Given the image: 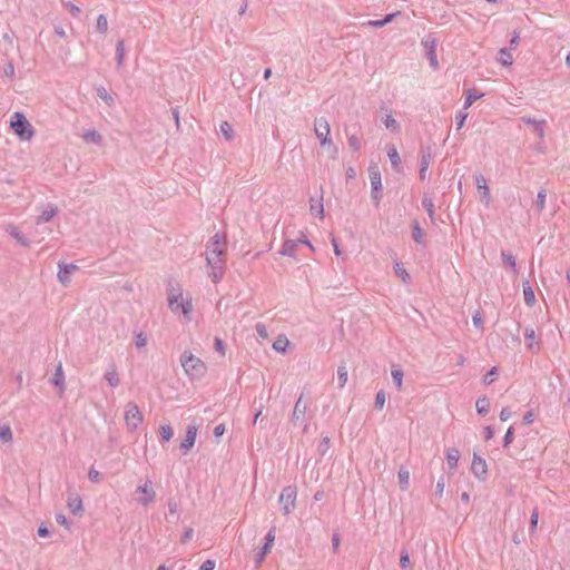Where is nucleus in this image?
<instances>
[{"mask_svg":"<svg viewBox=\"0 0 570 570\" xmlns=\"http://www.w3.org/2000/svg\"><path fill=\"white\" fill-rule=\"evenodd\" d=\"M215 568V561L214 560H206L202 563L198 570H214Z\"/></svg>","mask_w":570,"mask_h":570,"instance_id":"obj_64","label":"nucleus"},{"mask_svg":"<svg viewBox=\"0 0 570 570\" xmlns=\"http://www.w3.org/2000/svg\"><path fill=\"white\" fill-rule=\"evenodd\" d=\"M400 487L402 490H406L409 488L410 473L406 470L401 469L397 473Z\"/></svg>","mask_w":570,"mask_h":570,"instance_id":"obj_46","label":"nucleus"},{"mask_svg":"<svg viewBox=\"0 0 570 570\" xmlns=\"http://www.w3.org/2000/svg\"><path fill=\"white\" fill-rule=\"evenodd\" d=\"M174 435V431L169 424H163L159 426L160 442L165 443L170 441Z\"/></svg>","mask_w":570,"mask_h":570,"instance_id":"obj_36","label":"nucleus"},{"mask_svg":"<svg viewBox=\"0 0 570 570\" xmlns=\"http://www.w3.org/2000/svg\"><path fill=\"white\" fill-rule=\"evenodd\" d=\"M498 375V367L493 366L484 376H483V384L490 385L492 382H494L495 377Z\"/></svg>","mask_w":570,"mask_h":570,"instance_id":"obj_53","label":"nucleus"},{"mask_svg":"<svg viewBox=\"0 0 570 570\" xmlns=\"http://www.w3.org/2000/svg\"><path fill=\"white\" fill-rule=\"evenodd\" d=\"M50 382L58 389V393L61 396L66 390L65 373L61 363L57 365Z\"/></svg>","mask_w":570,"mask_h":570,"instance_id":"obj_15","label":"nucleus"},{"mask_svg":"<svg viewBox=\"0 0 570 570\" xmlns=\"http://www.w3.org/2000/svg\"><path fill=\"white\" fill-rule=\"evenodd\" d=\"M219 130L226 140L230 141L234 138V130L227 121L220 124Z\"/></svg>","mask_w":570,"mask_h":570,"instance_id":"obj_43","label":"nucleus"},{"mask_svg":"<svg viewBox=\"0 0 570 570\" xmlns=\"http://www.w3.org/2000/svg\"><path fill=\"white\" fill-rule=\"evenodd\" d=\"M227 239L224 235L216 233L206 244L205 256H226Z\"/></svg>","mask_w":570,"mask_h":570,"instance_id":"obj_7","label":"nucleus"},{"mask_svg":"<svg viewBox=\"0 0 570 570\" xmlns=\"http://www.w3.org/2000/svg\"><path fill=\"white\" fill-rule=\"evenodd\" d=\"M387 156H389L392 167L396 171H399L401 169V158H400V155L394 146H391L387 149Z\"/></svg>","mask_w":570,"mask_h":570,"instance_id":"obj_31","label":"nucleus"},{"mask_svg":"<svg viewBox=\"0 0 570 570\" xmlns=\"http://www.w3.org/2000/svg\"><path fill=\"white\" fill-rule=\"evenodd\" d=\"M412 237L416 244H424L425 232L422 229L417 220L412 223Z\"/></svg>","mask_w":570,"mask_h":570,"instance_id":"obj_26","label":"nucleus"},{"mask_svg":"<svg viewBox=\"0 0 570 570\" xmlns=\"http://www.w3.org/2000/svg\"><path fill=\"white\" fill-rule=\"evenodd\" d=\"M96 92L99 98H101L108 106L114 104L112 97L108 94L107 89L102 86L96 88Z\"/></svg>","mask_w":570,"mask_h":570,"instance_id":"obj_47","label":"nucleus"},{"mask_svg":"<svg viewBox=\"0 0 570 570\" xmlns=\"http://www.w3.org/2000/svg\"><path fill=\"white\" fill-rule=\"evenodd\" d=\"M136 493L140 494L137 501L144 507L149 505L156 499V491L154 489L153 482L149 479H146L142 484H139L136 488Z\"/></svg>","mask_w":570,"mask_h":570,"instance_id":"obj_9","label":"nucleus"},{"mask_svg":"<svg viewBox=\"0 0 570 570\" xmlns=\"http://www.w3.org/2000/svg\"><path fill=\"white\" fill-rule=\"evenodd\" d=\"M386 401V394L383 390H380L375 395L374 406L376 410H382Z\"/></svg>","mask_w":570,"mask_h":570,"instance_id":"obj_51","label":"nucleus"},{"mask_svg":"<svg viewBox=\"0 0 570 570\" xmlns=\"http://www.w3.org/2000/svg\"><path fill=\"white\" fill-rule=\"evenodd\" d=\"M501 258H502L503 263L507 266H509L514 274L518 273L515 257L511 253L503 250L501 253Z\"/></svg>","mask_w":570,"mask_h":570,"instance_id":"obj_37","label":"nucleus"},{"mask_svg":"<svg viewBox=\"0 0 570 570\" xmlns=\"http://www.w3.org/2000/svg\"><path fill=\"white\" fill-rule=\"evenodd\" d=\"M394 272L395 275L399 276L403 283L410 282V274L399 262H395L394 264Z\"/></svg>","mask_w":570,"mask_h":570,"instance_id":"obj_39","label":"nucleus"},{"mask_svg":"<svg viewBox=\"0 0 570 570\" xmlns=\"http://www.w3.org/2000/svg\"><path fill=\"white\" fill-rule=\"evenodd\" d=\"M474 178H475L476 188L479 189V193L481 196V202H483L485 206H489L491 203V195H490V189L488 187L487 179L481 174L475 175Z\"/></svg>","mask_w":570,"mask_h":570,"instance_id":"obj_13","label":"nucleus"},{"mask_svg":"<svg viewBox=\"0 0 570 570\" xmlns=\"http://www.w3.org/2000/svg\"><path fill=\"white\" fill-rule=\"evenodd\" d=\"M471 471L478 479H483L488 473V466L484 459L474 453Z\"/></svg>","mask_w":570,"mask_h":570,"instance_id":"obj_14","label":"nucleus"},{"mask_svg":"<svg viewBox=\"0 0 570 570\" xmlns=\"http://www.w3.org/2000/svg\"><path fill=\"white\" fill-rule=\"evenodd\" d=\"M13 439L11 428L9 425L0 426V441L9 443Z\"/></svg>","mask_w":570,"mask_h":570,"instance_id":"obj_44","label":"nucleus"},{"mask_svg":"<svg viewBox=\"0 0 570 570\" xmlns=\"http://www.w3.org/2000/svg\"><path fill=\"white\" fill-rule=\"evenodd\" d=\"M206 265L209 268L208 276L213 283H219L226 271V256H205Z\"/></svg>","mask_w":570,"mask_h":570,"instance_id":"obj_5","label":"nucleus"},{"mask_svg":"<svg viewBox=\"0 0 570 570\" xmlns=\"http://www.w3.org/2000/svg\"><path fill=\"white\" fill-rule=\"evenodd\" d=\"M337 381H338V386L341 389L344 387L347 382V370L344 365L340 366L337 370Z\"/></svg>","mask_w":570,"mask_h":570,"instance_id":"obj_49","label":"nucleus"},{"mask_svg":"<svg viewBox=\"0 0 570 570\" xmlns=\"http://www.w3.org/2000/svg\"><path fill=\"white\" fill-rule=\"evenodd\" d=\"M255 330H256L257 335H258L261 338L265 340V338H267V337H268V332H267V328H266L265 324H263V323H257V324L255 325Z\"/></svg>","mask_w":570,"mask_h":570,"instance_id":"obj_59","label":"nucleus"},{"mask_svg":"<svg viewBox=\"0 0 570 570\" xmlns=\"http://www.w3.org/2000/svg\"><path fill=\"white\" fill-rule=\"evenodd\" d=\"M78 269L75 264H59L58 279L61 284L67 285L70 282V274Z\"/></svg>","mask_w":570,"mask_h":570,"instance_id":"obj_16","label":"nucleus"},{"mask_svg":"<svg viewBox=\"0 0 570 570\" xmlns=\"http://www.w3.org/2000/svg\"><path fill=\"white\" fill-rule=\"evenodd\" d=\"M67 505L70 512L75 515L80 514L83 511L82 500L80 495L76 493L68 495Z\"/></svg>","mask_w":570,"mask_h":570,"instance_id":"obj_17","label":"nucleus"},{"mask_svg":"<svg viewBox=\"0 0 570 570\" xmlns=\"http://www.w3.org/2000/svg\"><path fill=\"white\" fill-rule=\"evenodd\" d=\"M124 58H125V45H124V40L120 39L117 41V45H116V62L119 67L122 66Z\"/></svg>","mask_w":570,"mask_h":570,"instance_id":"obj_38","label":"nucleus"},{"mask_svg":"<svg viewBox=\"0 0 570 570\" xmlns=\"http://www.w3.org/2000/svg\"><path fill=\"white\" fill-rule=\"evenodd\" d=\"M10 128L21 140H30L35 136L32 125L20 111H16L11 116Z\"/></svg>","mask_w":570,"mask_h":570,"instance_id":"obj_4","label":"nucleus"},{"mask_svg":"<svg viewBox=\"0 0 570 570\" xmlns=\"http://www.w3.org/2000/svg\"><path fill=\"white\" fill-rule=\"evenodd\" d=\"M57 214V207L52 204H48L41 212V214L37 218V225H40L42 223H47L53 218V216Z\"/></svg>","mask_w":570,"mask_h":570,"instance_id":"obj_20","label":"nucleus"},{"mask_svg":"<svg viewBox=\"0 0 570 570\" xmlns=\"http://www.w3.org/2000/svg\"><path fill=\"white\" fill-rule=\"evenodd\" d=\"M466 118L468 114L464 110H461L455 115V126L458 130L464 126Z\"/></svg>","mask_w":570,"mask_h":570,"instance_id":"obj_57","label":"nucleus"},{"mask_svg":"<svg viewBox=\"0 0 570 570\" xmlns=\"http://www.w3.org/2000/svg\"><path fill=\"white\" fill-rule=\"evenodd\" d=\"M383 122L387 129H391L393 131L399 130V125L392 115H386Z\"/></svg>","mask_w":570,"mask_h":570,"instance_id":"obj_54","label":"nucleus"},{"mask_svg":"<svg viewBox=\"0 0 570 570\" xmlns=\"http://www.w3.org/2000/svg\"><path fill=\"white\" fill-rule=\"evenodd\" d=\"M125 422L128 430L134 431L142 422V414L134 402H129L125 409Z\"/></svg>","mask_w":570,"mask_h":570,"instance_id":"obj_10","label":"nucleus"},{"mask_svg":"<svg viewBox=\"0 0 570 570\" xmlns=\"http://www.w3.org/2000/svg\"><path fill=\"white\" fill-rule=\"evenodd\" d=\"M104 377L110 387H117L120 383L119 374L114 364L108 367L104 374Z\"/></svg>","mask_w":570,"mask_h":570,"instance_id":"obj_21","label":"nucleus"},{"mask_svg":"<svg viewBox=\"0 0 570 570\" xmlns=\"http://www.w3.org/2000/svg\"><path fill=\"white\" fill-rule=\"evenodd\" d=\"M539 521V511L538 508H534L530 515V532H534L538 527Z\"/></svg>","mask_w":570,"mask_h":570,"instance_id":"obj_56","label":"nucleus"},{"mask_svg":"<svg viewBox=\"0 0 570 570\" xmlns=\"http://www.w3.org/2000/svg\"><path fill=\"white\" fill-rule=\"evenodd\" d=\"M481 97H482V94H478V91L475 89H469L465 92L463 109L466 110L468 108H470L472 106V104L474 101H476L478 99H480Z\"/></svg>","mask_w":570,"mask_h":570,"instance_id":"obj_34","label":"nucleus"},{"mask_svg":"<svg viewBox=\"0 0 570 570\" xmlns=\"http://www.w3.org/2000/svg\"><path fill=\"white\" fill-rule=\"evenodd\" d=\"M309 212L313 216H317L321 219L324 218V206L322 203V198L317 202H315L314 198H311Z\"/></svg>","mask_w":570,"mask_h":570,"instance_id":"obj_32","label":"nucleus"},{"mask_svg":"<svg viewBox=\"0 0 570 570\" xmlns=\"http://www.w3.org/2000/svg\"><path fill=\"white\" fill-rule=\"evenodd\" d=\"M214 347L220 355H225V344L222 338L215 337Z\"/></svg>","mask_w":570,"mask_h":570,"instance_id":"obj_61","label":"nucleus"},{"mask_svg":"<svg viewBox=\"0 0 570 570\" xmlns=\"http://www.w3.org/2000/svg\"><path fill=\"white\" fill-rule=\"evenodd\" d=\"M498 61L505 67L513 63V57L508 48H501L498 53Z\"/></svg>","mask_w":570,"mask_h":570,"instance_id":"obj_29","label":"nucleus"},{"mask_svg":"<svg viewBox=\"0 0 570 570\" xmlns=\"http://www.w3.org/2000/svg\"><path fill=\"white\" fill-rule=\"evenodd\" d=\"M289 345V341L288 338L284 335V334H281L276 337V340L274 341L273 343V348L278 352V353H285L287 347Z\"/></svg>","mask_w":570,"mask_h":570,"instance_id":"obj_28","label":"nucleus"},{"mask_svg":"<svg viewBox=\"0 0 570 570\" xmlns=\"http://www.w3.org/2000/svg\"><path fill=\"white\" fill-rule=\"evenodd\" d=\"M303 397L304 395L301 394L295 402L289 421L294 426H303V431L306 432L308 429V423L306 422V412L308 405L307 402L303 400Z\"/></svg>","mask_w":570,"mask_h":570,"instance_id":"obj_6","label":"nucleus"},{"mask_svg":"<svg viewBox=\"0 0 570 570\" xmlns=\"http://www.w3.org/2000/svg\"><path fill=\"white\" fill-rule=\"evenodd\" d=\"M180 364L190 380H200L207 372L206 364L191 352L185 351L180 356Z\"/></svg>","mask_w":570,"mask_h":570,"instance_id":"obj_1","label":"nucleus"},{"mask_svg":"<svg viewBox=\"0 0 570 570\" xmlns=\"http://www.w3.org/2000/svg\"><path fill=\"white\" fill-rule=\"evenodd\" d=\"M168 307L175 314H183L187 322L191 320L193 301L190 297L184 298L181 292L175 294L173 289H168Z\"/></svg>","mask_w":570,"mask_h":570,"instance_id":"obj_2","label":"nucleus"},{"mask_svg":"<svg viewBox=\"0 0 570 570\" xmlns=\"http://www.w3.org/2000/svg\"><path fill=\"white\" fill-rule=\"evenodd\" d=\"M3 75L12 78L14 76V66L12 61H8L3 67Z\"/></svg>","mask_w":570,"mask_h":570,"instance_id":"obj_63","label":"nucleus"},{"mask_svg":"<svg viewBox=\"0 0 570 570\" xmlns=\"http://www.w3.org/2000/svg\"><path fill=\"white\" fill-rule=\"evenodd\" d=\"M523 298H524V303L531 307L534 305L535 303V295H534V291L532 289L529 281H524L523 284Z\"/></svg>","mask_w":570,"mask_h":570,"instance_id":"obj_24","label":"nucleus"},{"mask_svg":"<svg viewBox=\"0 0 570 570\" xmlns=\"http://www.w3.org/2000/svg\"><path fill=\"white\" fill-rule=\"evenodd\" d=\"M430 161H431V151H430V148H426V149L422 150L421 163H420V178L422 180H424L426 177V171L429 169Z\"/></svg>","mask_w":570,"mask_h":570,"instance_id":"obj_22","label":"nucleus"},{"mask_svg":"<svg viewBox=\"0 0 570 570\" xmlns=\"http://www.w3.org/2000/svg\"><path fill=\"white\" fill-rule=\"evenodd\" d=\"M10 235L22 246L28 247L30 245V242L27 237H24L17 227H12L10 229Z\"/></svg>","mask_w":570,"mask_h":570,"instance_id":"obj_42","label":"nucleus"},{"mask_svg":"<svg viewBox=\"0 0 570 570\" xmlns=\"http://www.w3.org/2000/svg\"><path fill=\"white\" fill-rule=\"evenodd\" d=\"M400 567L404 570L406 569H410L411 568V561H410V556H409V552L407 550L403 549L401 552H400Z\"/></svg>","mask_w":570,"mask_h":570,"instance_id":"obj_48","label":"nucleus"},{"mask_svg":"<svg viewBox=\"0 0 570 570\" xmlns=\"http://www.w3.org/2000/svg\"><path fill=\"white\" fill-rule=\"evenodd\" d=\"M428 59H429L430 66L433 69H438L439 62H438V59H436V53H435V49H434L433 45L430 47V49L428 51Z\"/></svg>","mask_w":570,"mask_h":570,"instance_id":"obj_55","label":"nucleus"},{"mask_svg":"<svg viewBox=\"0 0 570 570\" xmlns=\"http://www.w3.org/2000/svg\"><path fill=\"white\" fill-rule=\"evenodd\" d=\"M96 30L101 33V35H105L108 30V20H107V17L105 14H99L97 17V21H96Z\"/></svg>","mask_w":570,"mask_h":570,"instance_id":"obj_41","label":"nucleus"},{"mask_svg":"<svg viewBox=\"0 0 570 570\" xmlns=\"http://www.w3.org/2000/svg\"><path fill=\"white\" fill-rule=\"evenodd\" d=\"M197 436V426L196 425H188L186 429V435L185 439L180 442L179 449L183 455H186L189 453L191 448L195 444Z\"/></svg>","mask_w":570,"mask_h":570,"instance_id":"obj_12","label":"nucleus"},{"mask_svg":"<svg viewBox=\"0 0 570 570\" xmlns=\"http://www.w3.org/2000/svg\"><path fill=\"white\" fill-rule=\"evenodd\" d=\"M134 343L137 348H142L147 345V335L142 332L135 333Z\"/></svg>","mask_w":570,"mask_h":570,"instance_id":"obj_50","label":"nucleus"},{"mask_svg":"<svg viewBox=\"0 0 570 570\" xmlns=\"http://www.w3.org/2000/svg\"><path fill=\"white\" fill-rule=\"evenodd\" d=\"M275 530H276L275 527H272L269 529V531L265 535V539H264L265 541H264L263 547L255 554L254 561H255L256 567H259L263 563V561L265 560V557L267 556V553H269V551L274 544V541H275Z\"/></svg>","mask_w":570,"mask_h":570,"instance_id":"obj_11","label":"nucleus"},{"mask_svg":"<svg viewBox=\"0 0 570 570\" xmlns=\"http://www.w3.org/2000/svg\"><path fill=\"white\" fill-rule=\"evenodd\" d=\"M82 138L86 142L100 145L102 142V136L95 129L87 130L82 134Z\"/></svg>","mask_w":570,"mask_h":570,"instance_id":"obj_30","label":"nucleus"},{"mask_svg":"<svg viewBox=\"0 0 570 570\" xmlns=\"http://www.w3.org/2000/svg\"><path fill=\"white\" fill-rule=\"evenodd\" d=\"M547 191L541 188L537 194L535 208L538 213H541L546 207Z\"/></svg>","mask_w":570,"mask_h":570,"instance_id":"obj_40","label":"nucleus"},{"mask_svg":"<svg viewBox=\"0 0 570 570\" xmlns=\"http://www.w3.org/2000/svg\"><path fill=\"white\" fill-rule=\"evenodd\" d=\"M524 337L527 342V347L532 352H538L539 347L535 344V332L531 327H527L524 330Z\"/></svg>","mask_w":570,"mask_h":570,"instance_id":"obj_27","label":"nucleus"},{"mask_svg":"<svg viewBox=\"0 0 570 570\" xmlns=\"http://www.w3.org/2000/svg\"><path fill=\"white\" fill-rule=\"evenodd\" d=\"M400 13H401L400 11L389 13L381 20H368L367 22L363 23V26H368V27H373V28H382V27L386 26L387 23H390Z\"/></svg>","mask_w":570,"mask_h":570,"instance_id":"obj_23","label":"nucleus"},{"mask_svg":"<svg viewBox=\"0 0 570 570\" xmlns=\"http://www.w3.org/2000/svg\"><path fill=\"white\" fill-rule=\"evenodd\" d=\"M314 131L315 136L320 141L322 147L327 146L331 149V156L333 159L338 157V149L333 145V141L330 137L331 127L326 118L320 117L314 120Z\"/></svg>","mask_w":570,"mask_h":570,"instance_id":"obj_3","label":"nucleus"},{"mask_svg":"<svg viewBox=\"0 0 570 570\" xmlns=\"http://www.w3.org/2000/svg\"><path fill=\"white\" fill-rule=\"evenodd\" d=\"M298 247V242L295 239H286L283 243L282 248L279 249L278 254L282 256H288L296 258V250Z\"/></svg>","mask_w":570,"mask_h":570,"instance_id":"obj_18","label":"nucleus"},{"mask_svg":"<svg viewBox=\"0 0 570 570\" xmlns=\"http://www.w3.org/2000/svg\"><path fill=\"white\" fill-rule=\"evenodd\" d=\"M534 132L540 139H543L544 132H546V120H540L535 126L533 127Z\"/></svg>","mask_w":570,"mask_h":570,"instance_id":"obj_58","label":"nucleus"},{"mask_svg":"<svg viewBox=\"0 0 570 570\" xmlns=\"http://www.w3.org/2000/svg\"><path fill=\"white\" fill-rule=\"evenodd\" d=\"M347 144L353 151H358L361 149V141L356 135L347 134Z\"/></svg>","mask_w":570,"mask_h":570,"instance_id":"obj_52","label":"nucleus"},{"mask_svg":"<svg viewBox=\"0 0 570 570\" xmlns=\"http://www.w3.org/2000/svg\"><path fill=\"white\" fill-rule=\"evenodd\" d=\"M328 444H330V438L328 436H323L322 440H321V443L318 445V452H320V454L322 456L325 455V453L327 452Z\"/></svg>","mask_w":570,"mask_h":570,"instance_id":"obj_60","label":"nucleus"},{"mask_svg":"<svg viewBox=\"0 0 570 570\" xmlns=\"http://www.w3.org/2000/svg\"><path fill=\"white\" fill-rule=\"evenodd\" d=\"M476 412L480 415H485L490 410V400L487 396L479 397L475 402Z\"/></svg>","mask_w":570,"mask_h":570,"instance_id":"obj_33","label":"nucleus"},{"mask_svg":"<svg viewBox=\"0 0 570 570\" xmlns=\"http://www.w3.org/2000/svg\"><path fill=\"white\" fill-rule=\"evenodd\" d=\"M297 491L295 487H285L279 495V504L285 515L289 514L295 508Z\"/></svg>","mask_w":570,"mask_h":570,"instance_id":"obj_8","label":"nucleus"},{"mask_svg":"<svg viewBox=\"0 0 570 570\" xmlns=\"http://www.w3.org/2000/svg\"><path fill=\"white\" fill-rule=\"evenodd\" d=\"M460 460V451L456 448H449L446 450V462L449 469L454 470L458 466Z\"/></svg>","mask_w":570,"mask_h":570,"instance_id":"obj_25","label":"nucleus"},{"mask_svg":"<svg viewBox=\"0 0 570 570\" xmlns=\"http://www.w3.org/2000/svg\"><path fill=\"white\" fill-rule=\"evenodd\" d=\"M368 173H370L371 187H372L373 191H380L382 188V178H381V173H380L379 168L376 166H371L368 168Z\"/></svg>","mask_w":570,"mask_h":570,"instance_id":"obj_19","label":"nucleus"},{"mask_svg":"<svg viewBox=\"0 0 570 570\" xmlns=\"http://www.w3.org/2000/svg\"><path fill=\"white\" fill-rule=\"evenodd\" d=\"M422 206L428 212L429 217L431 219H433L434 218V203H433V199L425 195L423 197V199H422Z\"/></svg>","mask_w":570,"mask_h":570,"instance_id":"obj_45","label":"nucleus"},{"mask_svg":"<svg viewBox=\"0 0 570 570\" xmlns=\"http://www.w3.org/2000/svg\"><path fill=\"white\" fill-rule=\"evenodd\" d=\"M391 375H392L394 385L400 391L402 389V384H403V376H404L403 371L400 367L393 366L392 371H391Z\"/></svg>","mask_w":570,"mask_h":570,"instance_id":"obj_35","label":"nucleus"},{"mask_svg":"<svg viewBox=\"0 0 570 570\" xmlns=\"http://www.w3.org/2000/svg\"><path fill=\"white\" fill-rule=\"evenodd\" d=\"M169 515H176L178 518V503L174 499L168 500Z\"/></svg>","mask_w":570,"mask_h":570,"instance_id":"obj_62","label":"nucleus"}]
</instances>
